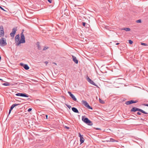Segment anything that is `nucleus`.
Instances as JSON below:
<instances>
[{
	"mask_svg": "<svg viewBox=\"0 0 148 148\" xmlns=\"http://www.w3.org/2000/svg\"><path fill=\"white\" fill-rule=\"evenodd\" d=\"M4 35V32L2 26H0V37L3 36Z\"/></svg>",
	"mask_w": 148,
	"mask_h": 148,
	"instance_id": "8",
	"label": "nucleus"
},
{
	"mask_svg": "<svg viewBox=\"0 0 148 148\" xmlns=\"http://www.w3.org/2000/svg\"><path fill=\"white\" fill-rule=\"evenodd\" d=\"M86 107L88 109L92 110V108L90 106L89 104Z\"/></svg>",
	"mask_w": 148,
	"mask_h": 148,
	"instance_id": "22",
	"label": "nucleus"
},
{
	"mask_svg": "<svg viewBox=\"0 0 148 148\" xmlns=\"http://www.w3.org/2000/svg\"><path fill=\"white\" fill-rule=\"evenodd\" d=\"M82 120L84 123L88 125L92 126L93 124L92 122L87 117L84 118L83 116H82Z\"/></svg>",
	"mask_w": 148,
	"mask_h": 148,
	"instance_id": "2",
	"label": "nucleus"
},
{
	"mask_svg": "<svg viewBox=\"0 0 148 148\" xmlns=\"http://www.w3.org/2000/svg\"><path fill=\"white\" fill-rule=\"evenodd\" d=\"M32 110L31 108H29L27 110V111L29 112L31 111Z\"/></svg>",
	"mask_w": 148,
	"mask_h": 148,
	"instance_id": "30",
	"label": "nucleus"
},
{
	"mask_svg": "<svg viewBox=\"0 0 148 148\" xmlns=\"http://www.w3.org/2000/svg\"><path fill=\"white\" fill-rule=\"evenodd\" d=\"M143 105L146 106H147L148 107V104H146V103H144L143 104Z\"/></svg>",
	"mask_w": 148,
	"mask_h": 148,
	"instance_id": "33",
	"label": "nucleus"
},
{
	"mask_svg": "<svg viewBox=\"0 0 148 148\" xmlns=\"http://www.w3.org/2000/svg\"><path fill=\"white\" fill-rule=\"evenodd\" d=\"M70 16H69V17H66V18H70Z\"/></svg>",
	"mask_w": 148,
	"mask_h": 148,
	"instance_id": "47",
	"label": "nucleus"
},
{
	"mask_svg": "<svg viewBox=\"0 0 148 148\" xmlns=\"http://www.w3.org/2000/svg\"><path fill=\"white\" fill-rule=\"evenodd\" d=\"M25 42V37L23 34V32H22L21 34V40L19 42L17 45L20 46V44L22 43H24Z\"/></svg>",
	"mask_w": 148,
	"mask_h": 148,
	"instance_id": "3",
	"label": "nucleus"
},
{
	"mask_svg": "<svg viewBox=\"0 0 148 148\" xmlns=\"http://www.w3.org/2000/svg\"><path fill=\"white\" fill-rule=\"evenodd\" d=\"M46 116L47 119L48 116L46 115Z\"/></svg>",
	"mask_w": 148,
	"mask_h": 148,
	"instance_id": "44",
	"label": "nucleus"
},
{
	"mask_svg": "<svg viewBox=\"0 0 148 148\" xmlns=\"http://www.w3.org/2000/svg\"><path fill=\"white\" fill-rule=\"evenodd\" d=\"M66 9H65V11H66Z\"/></svg>",
	"mask_w": 148,
	"mask_h": 148,
	"instance_id": "51",
	"label": "nucleus"
},
{
	"mask_svg": "<svg viewBox=\"0 0 148 148\" xmlns=\"http://www.w3.org/2000/svg\"><path fill=\"white\" fill-rule=\"evenodd\" d=\"M96 130H101V129L100 128H96Z\"/></svg>",
	"mask_w": 148,
	"mask_h": 148,
	"instance_id": "35",
	"label": "nucleus"
},
{
	"mask_svg": "<svg viewBox=\"0 0 148 148\" xmlns=\"http://www.w3.org/2000/svg\"><path fill=\"white\" fill-rule=\"evenodd\" d=\"M80 138V142L81 143H84V139L83 137V136Z\"/></svg>",
	"mask_w": 148,
	"mask_h": 148,
	"instance_id": "18",
	"label": "nucleus"
},
{
	"mask_svg": "<svg viewBox=\"0 0 148 148\" xmlns=\"http://www.w3.org/2000/svg\"><path fill=\"white\" fill-rule=\"evenodd\" d=\"M68 93L69 94L70 96L75 101H77V99L75 96L70 92L69 91L68 92Z\"/></svg>",
	"mask_w": 148,
	"mask_h": 148,
	"instance_id": "10",
	"label": "nucleus"
},
{
	"mask_svg": "<svg viewBox=\"0 0 148 148\" xmlns=\"http://www.w3.org/2000/svg\"><path fill=\"white\" fill-rule=\"evenodd\" d=\"M45 63L46 64V65H47L48 63V62L47 61H45Z\"/></svg>",
	"mask_w": 148,
	"mask_h": 148,
	"instance_id": "39",
	"label": "nucleus"
},
{
	"mask_svg": "<svg viewBox=\"0 0 148 148\" xmlns=\"http://www.w3.org/2000/svg\"><path fill=\"white\" fill-rule=\"evenodd\" d=\"M6 40L3 38L0 39V45L1 46H4L7 45Z\"/></svg>",
	"mask_w": 148,
	"mask_h": 148,
	"instance_id": "4",
	"label": "nucleus"
},
{
	"mask_svg": "<svg viewBox=\"0 0 148 148\" xmlns=\"http://www.w3.org/2000/svg\"><path fill=\"white\" fill-rule=\"evenodd\" d=\"M129 43L130 44H132L133 43V42L132 40H129Z\"/></svg>",
	"mask_w": 148,
	"mask_h": 148,
	"instance_id": "23",
	"label": "nucleus"
},
{
	"mask_svg": "<svg viewBox=\"0 0 148 148\" xmlns=\"http://www.w3.org/2000/svg\"><path fill=\"white\" fill-rule=\"evenodd\" d=\"M65 105L67 106L69 109H70V108H71V106L69 105H67L65 104Z\"/></svg>",
	"mask_w": 148,
	"mask_h": 148,
	"instance_id": "29",
	"label": "nucleus"
},
{
	"mask_svg": "<svg viewBox=\"0 0 148 148\" xmlns=\"http://www.w3.org/2000/svg\"><path fill=\"white\" fill-rule=\"evenodd\" d=\"M115 44H116V45H118L119 44V43H116Z\"/></svg>",
	"mask_w": 148,
	"mask_h": 148,
	"instance_id": "42",
	"label": "nucleus"
},
{
	"mask_svg": "<svg viewBox=\"0 0 148 148\" xmlns=\"http://www.w3.org/2000/svg\"><path fill=\"white\" fill-rule=\"evenodd\" d=\"M68 13L67 12V14L66 15V16H69V15H68Z\"/></svg>",
	"mask_w": 148,
	"mask_h": 148,
	"instance_id": "43",
	"label": "nucleus"
},
{
	"mask_svg": "<svg viewBox=\"0 0 148 148\" xmlns=\"http://www.w3.org/2000/svg\"><path fill=\"white\" fill-rule=\"evenodd\" d=\"M137 114L138 115H140L141 114V113L139 112H138Z\"/></svg>",
	"mask_w": 148,
	"mask_h": 148,
	"instance_id": "31",
	"label": "nucleus"
},
{
	"mask_svg": "<svg viewBox=\"0 0 148 148\" xmlns=\"http://www.w3.org/2000/svg\"><path fill=\"white\" fill-rule=\"evenodd\" d=\"M2 79H0V80H2Z\"/></svg>",
	"mask_w": 148,
	"mask_h": 148,
	"instance_id": "48",
	"label": "nucleus"
},
{
	"mask_svg": "<svg viewBox=\"0 0 148 148\" xmlns=\"http://www.w3.org/2000/svg\"><path fill=\"white\" fill-rule=\"evenodd\" d=\"M37 47H38V48L39 50L41 49V47L39 43V42H38L37 43Z\"/></svg>",
	"mask_w": 148,
	"mask_h": 148,
	"instance_id": "19",
	"label": "nucleus"
},
{
	"mask_svg": "<svg viewBox=\"0 0 148 148\" xmlns=\"http://www.w3.org/2000/svg\"><path fill=\"white\" fill-rule=\"evenodd\" d=\"M10 35L12 37H14V34L12 33L11 32L10 33Z\"/></svg>",
	"mask_w": 148,
	"mask_h": 148,
	"instance_id": "24",
	"label": "nucleus"
},
{
	"mask_svg": "<svg viewBox=\"0 0 148 148\" xmlns=\"http://www.w3.org/2000/svg\"><path fill=\"white\" fill-rule=\"evenodd\" d=\"M65 128H66L67 129H69V127L66 126H65Z\"/></svg>",
	"mask_w": 148,
	"mask_h": 148,
	"instance_id": "36",
	"label": "nucleus"
},
{
	"mask_svg": "<svg viewBox=\"0 0 148 148\" xmlns=\"http://www.w3.org/2000/svg\"><path fill=\"white\" fill-rule=\"evenodd\" d=\"M47 48H47V47L46 48V47H44V48L43 49V50H46V49H47Z\"/></svg>",
	"mask_w": 148,
	"mask_h": 148,
	"instance_id": "32",
	"label": "nucleus"
},
{
	"mask_svg": "<svg viewBox=\"0 0 148 148\" xmlns=\"http://www.w3.org/2000/svg\"><path fill=\"white\" fill-rule=\"evenodd\" d=\"M23 31H24V30H23L22 32H23Z\"/></svg>",
	"mask_w": 148,
	"mask_h": 148,
	"instance_id": "49",
	"label": "nucleus"
},
{
	"mask_svg": "<svg viewBox=\"0 0 148 148\" xmlns=\"http://www.w3.org/2000/svg\"><path fill=\"white\" fill-rule=\"evenodd\" d=\"M136 22L137 23H140L141 22V20L140 19H139L136 21Z\"/></svg>",
	"mask_w": 148,
	"mask_h": 148,
	"instance_id": "28",
	"label": "nucleus"
},
{
	"mask_svg": "<svg viewBox=\"0 0 148 148\" xmlns=\"http://www.w3.org/2000/svg\"><path fill=\"white\" fill-rule=\"evenodd\" d=\"M72 110L75 113H79V112L78 110L75 107H73L72 108Z\"/></svg>",
	"mask_w": 148,
	"mask_h": 148,
	"instance_id": "14",
	"label": "nucleus"
},
{
	"mask_svg": "<svg viewBox=\"0 0 148 148\" xmlns=\"http://www.w3.org/2000/svg\"><path fill=\"white\" fill-rule=\"evenodd\" d=\"M144 117H146L147 116L146 115H144Z\"/></svg>",
	"mask_w": 148,
	"mask_h": 148,
	"instance_id": "45",
	"label": "nucleus"
},
{
	"mask_svg": "<svg viewBox=\"0 0 148 148\" xmlns=\"http://www.w3.org/2000/svg\"><path fill=\"white\" fill-rule=\"evenodd\" d=\"M99 101H100V103H102V102H101V101H102V100H101L100 99H99Z\"/></svg>",
	"mask_w": 148,
	"mask_h": 148,
	"instance_id": "40",
	"label": "nucleus"
},
{
	"mask_svg": "<svg viewBox=\"0 0 148 148\" xmlns=\"http://www.w3.org/2000/svg\"><path fill=\"white\" fill-rule=\"evenodd\" d=\"M102 101H103L102 100L101 101V102H102Z\"/></svg>",
	"mask_w": 148,
	"mask_h": 148,
	"instance_id": "52",
	"label": "nucleus"
},
{
	"mask_svg": "<svg viewBox=\"0 0 148 148\" xmlns=\"http://www.w3.org/2000/svg\"><path fill=\"white\" fill-rule=\"evenodd\" d=\"M66 12H65V15L66 14Z\"/></svg>",
	"mask_w": 148,
	"mask_h": 148,
	"instance_id": "50",
	"label": "nucleus"
},
{
	"mask_svg": "<svg viewBox=\"0 0 148 148\" xmlns=\"http://www.w3.org/2000/svg\"><path fill=\"white\" fill-rule=\"evenodd\" d=\"M0 8L2 10H3L4 11H5V10L2 7H1V6H0Z\"/></svg>",
	"mask_w": 148,
	"mask_h": 148,
	"instance_id": "37",
	"label": "nucleus"
},
{
	"mask_svg": "<svg viewBox=\"0 0 148 148\" xmlns=\"http://www.w3.org/2000/svg\"><path fill=\"white\" fill-rule=\"evenodd\" d=\"M54 64L56 65V63H54Z\"/></svg>",
	"mask_w": 148,
	"mask_h": 148,
	"instance_id": "46",
	"label": "nucleus"
},
{
	"mask_svg": "<svg viewBox=\"0 0 148 148\" xmlns=\"http://www.w3.org/2000/svg\"><path fill=\"white\" fill-rule=\"evenodd\" d=\"M19 39L20 37L19 34L16 35L15 38V43H16V46H18V45H17V44H18L19 42L20 41Z\"/></svg>",
	"mask_w": 148,
	"mask_h": 148,
	"instance_id": "5",
	"label": "nucleus"
},
{
	"mask_svg": "<svg viewBox=\"0 0 148 148\" xmlns=\"http://www.w3.org/2000/svg\"><path fill=\"white\" fill-rule=\"evenodd\" d=\"M85 27L86 28H89L90 27V25L86 23Z\"/></svg>",
	"mask_w": 148,
	"mask_h": 148,
	"instance_id": "27",
	"label": "nucleus"
},
{
	"mask_svg": "<svg viewBox=\"0 0 148 148\" xmlns=\"http://www.w3.org/2000/svg\"><path fill=\"white\" fill-rule=\"evenodd\" d=\"M138 102L137 100H131L128 101H126L125 103L127 105H129L133 103H136Z\"/></svg>",
	"mask_w": 148,
	"mask_h": 148,
	"instance_id": "7",
	"label": "nucleus"
},
{
	"mask_svg": "<svg viewBox=\"0 0 148 148\" xmlns=\"http://www.w3.org/2000/svg\"><path fill=\"white\" fill-rule=\"evenodd\" d=\"M82 136H83L81 135V134L79 133V136L80 137V138L82 137Z\"/></svg>",
	"mask_w": 148,
	"mask_h": 148,
	"instance_id": "34",
	"label": "nucleus"
},
{
	"mask_svg": "<svg viewBox=\"0 0 148 148\" xmlns=\"http://www.w3.org/2000/svg\"><path fill=\"white\" fill-rule=\"evenodd\" d=\"M87 80L88 82H89L91 84L97 87V85L93 82V81H92L90 79L88 76H87Z\"/></svg>",
	"mask_w": 148,
	"mask_h": 148,
	"instance_id": "9",
	"label": "nucleus"
},
{
	"mask_svg": "<svg viewBox=\"0 0 148 148\" xmlns=\"http://www.w3.org/2000/svg\"><path fill=\"white\" fill-rule=\"evenodd\" d=\"M121 30H124L126 31H129L130 30V29L129 28H122Z\"/></svg>",
	"mask_w": 148,
	"mask_h": 148,
	"instance_id": "17",
	"label": "nucleus"
},
{
	"mask_svg": "<svg viewBox=\"0 0 148 148\" xmlns=\"http://www.w3.org/2000/svg\"><path fill=\"white\" fill-rule=\"evenodd\" d=\"M102 101H103L102 100L101 101V102H102Z\"/></svg>",
	"mask_w": 148,
	"mask_h": 148,
	"instance_id": "53",
	"label": "nucleus"
},
{
	"mask_svg": "<svg viewBox=\"0 0 148 148\" xmlns=\"http://www.w3.org/2000/svg\"><path fill=\"white\" fill-rule=\"evenodd\" d=\"M16 95L17 96H21V97H29V96L26 94L25 93H17L16 94Z\"/></svg>",
	"mask_w": 148,
	"mask_h": 148,
	"instance_id": "6",
	"label": "nucleus"
},
{
	"mask_svg": "<svg viewBox=\"0 0 148 148\" xmlns=\"http://www.w3.org/2000/svg\"><path fill=\"white\" fill-rule=\"evenodd\" d=\"M73 58V60L75 63L77 64L78 63V60L76 58L73 56H72Z\"/></svg>",
	"mask_w": 148,
	"mask_h": 148,
	"instance_id": "13",
	"label": "nucleus"
},
{
	"mask_svg": "<svg viewBox=\"0 0 148 148\" xmlns=\"http://www.w3.org/2000/svg\"><path fill=\"white\" fill-rule=\"evenodd\" d=\"M136 111H139L141 112H142L143 113H144V114H148V113L145 112V111L141 109H140L136 107H135L132 108L130 110V112H135Z\"/></svg>",
	"mask_w": 148,
	"mask_h": 148,
	"instance_id": "1",
	"label": "nucleus"
},
{
	"mask_svg": "<svg viewBox=\"0 0 148 148\" xmlns=\"http://www.w3.org/2000/svg\"><path fill=\"white\" fill-rule=\"evenodd\" d=\"M108 141H109L110 142H114L116 141L114 139L111 138L110 139V140H109Z\"/></svg>",
	"mask_w": 148,
	"mask_h": 148,
	"instance_id": "20",
	"label": "nucleus"
},
{
	"mask_svg": "<svg viewBox=\"0 0 148 148\" xmlns=\"http://www.w3.org/2000/svg\"><path fill=\"white\" fill-rule=\"evenodd\" d=\"M17 31V28L14 27L13 28L12 31L11 32L12 33L14 34H15L16 31Z\"/></svg>",
	"mask_w": 148,
	"mask_h": 148,
	"instance_id": "15",
	"label": "nucleus"
},
{
	"mask_svg": "<svg viewBox=\"0 0 148 148\" xmlns=\"http://www.w3.org/2000/svg\"><path fill=\"white\" fill-rule=\"evenodd\" d=\"M141 44L142 45H144L145 46H147V44L144 43H141Z\"/></svg>",
	"mask_w": 148,
	"mask_h": 148,
	"instance_id": "25",
	"label": "nucleus"
},
{
	"mask_svg": "<svg viewBox=\"0 0 148 148\" xmlns=\"http://www.w3.org/2000/svg\"><path fill=\"white\" fill-rule=\"evenodd\" d=\"M82 25L84 27H85L86 23L84 22H82Z\"/></svg>",
	"mask_w": 148,
	"mask_h": 148,
	"instance_id": "26",
	"label": "nucleus"
},
{
	"mask_svg": "<svg viewBox=\"0 0 148 148\" xmlns=\"http://www.w3.org/2000/svg\"><path fill=\"white\" fill-rule=\"evenodd\" d=\"M48 1L50 3H51L52 1V0H48Z\"/></svg>",
	"mask_w": 148,
	"mask_h": 148,
	"instance_id": "38",
	"label": "nucleus"
},
{
	"mask_svg": "<svg viewBox=\"0 0 148 148\" xmlns=\"http://www.w3.org/2000/svg\"><path fill=\"white\" fill-rule=\"evenodd\" d=\"M20 65L24 68L26 70H28L29 69V67L27 64H24L22 63H21Z\"/></svg>",
	"mask_w": 148,
	"mask_h": 148,
	"instance_id": "12",
	"label": "nucleus"
},
{
	"mask_svg": "<svg viewBox=\"0 0 148 148\" xmlns=\"http://www.w3.org/2000/svg\"><path fill=\"white\" fill-rule=\"evenodd\" d=\"M19 104L14 103L10 107V109L9 110V114H10L11 112V111L16 106L19 105Z\"/></svg>",
	"mask_w": 148,
	"mask_h": 148,
	"instance_id": "11",
	"label": "nucleus"
},
{
	"mask_svg": "<svg viewBox=\"0 0 148 148\" xmlns=\"http://www.w3.org/2000/svg\"><path fill=\"white\" fill-rule=\"evenodd\" d=\"M140 119L141 120L143 121H144V119H142V118H141Z\"/></svg>",
	"mask_w": 148,
	"mask_h": 148,
	"instance_id": "41",
	"label": "nucleus"
},
{
	"mask_svg": "<svg viewBox=\"0 0 148 148\" xmlns=\"http://www.w3.org/2000/svg\"><path fill=\"white\" fill-rule=\"evenodd\" d=\"M9 84H9L8 82H6L5 83L2 84V85H4V86H9Z\"/></svg>",
	"mask_w": 148,
	"mask_h": 148,
	"instance_id": "21",
	"label": "nucleus"
},
{
	"mask_svg": "<svg viewBox=\"0 0 148 148\" xmlns=\"http://www.w3.org/2000/svg\"><path fill=\"white\" fill-rule=\"evenodd\" d=\"M82 103L86 107L87 106V105L88 104V103L86 101H85L82 100Z\"/></svg>",
	"mask_w": 148,
	"mask_h": 148,
	"instance_id": "16",
	"label": "nucleus"
}]
</instances>
